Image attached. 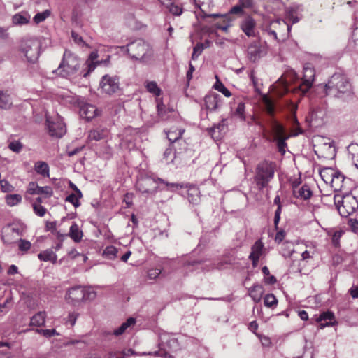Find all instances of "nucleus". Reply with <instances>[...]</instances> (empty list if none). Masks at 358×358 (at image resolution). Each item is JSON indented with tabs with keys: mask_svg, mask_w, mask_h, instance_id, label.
I'll return each instance as SVG.
<instances>
[{
	"mask_svg": "<svg viewBox=\"0 0 358 358\" xmlns=\"http://www.w3.org/2000/svg\"><path fill=\"white\" fill-rule=\"evenodd\" d=\"M325 93L327 96L336 98L350 96L352 94L351 84L342 74L334 73L325 85Z\"/></svg>",
	"mask_w": 358,
	"mask_h": 358,
	"instance_id": "1",
	"label": "nucleus"
},
{
	"mask_svg": "<svg viewBox=\"0 0 358 358\" xmlns=\"http://www.w3.org/2000/svg\"><path fill=\"white\" fill-rule=\"evenodd\" d=\"M80 62V58L76 55L70 50H65L58 68L54 70L53 73L61 78H69L79 71Z\"/></svg>",
	"mask_w": 358,
	"mask_h": 358,
	"instance_id": "2",
	"label": "nucleus"
},
{
	"mask_svg": "<svg viewBox=\"0 0 358 358\" xmlns=\"http://www.w3.org/2000/svg\"><path fill=\"white\" fill-rule=\"evenodd\" d=\"M275 167L274 162L267 160L262 161L257 165L254 180L259 190L266 187L273 178Z\"/></svg>",
	"mask_w": 358,
	"mask_h": 358,
	"instance_id": "3",
	"label": "nucleus"
},
{
	"mask_svg": "<svg viewBox=\"0 0 358 358\" xmlns=\"http://www.w3.org/2000/svg\"><path fill=\"white\" fill-rule=\"evenodd\" d=\"M292 27L285 20H276L266 25L264 31L277 41H284L289 37Z\"/></svg>",
	"mask_w": 358,
	"mask_h": 358,
	"instance_id": "4",
	"label": "nucleus"
},
{
	"mask_svg": "<svg viewBox=\"0 0 358 358\" xmlns=\"http://www.w3.org/2000/svg\"><path fill=\"white\" fill-rule=\"evenodd\" d=\"M126 50L132 59L145 61L152 55V49L149 44L142 39L128 43Z\"/></svg>",
	"mask_w": 358,
	"mask_h": 358,
	"instance_id": "5",
	"label": "nucleus"
},
{
	"mask_svg": "<svg viewBox=\"0 0 358 358\" xmlns=\"http://www.w3.org/2000/svg\"><path fill=\"white\" fill-rule=\"evenodd\" d=\"M159 350L153 352H143V355H153L155 357L171 358L169 351L175 350L178 346L177 339L168 334L162 335L159 337Z\"/></svg>",
	"mask_w": 358,
	"mask_h": 358,
	"instance_id": "6",
	"label": "nucleus"
},
{
	"mask_svg": "<svg viewBox=\"0 0 358 358\" xmlns=\"http://www.w3.org/2000/svg\"><path fill=\"white\" fill-rule=\"evenodd\" d=\"M336 208L342 217H348L358 209V201L356 197L351 195H345L334 198Z\"/></svg>",
	"mask_w": 358,
	"mask_h": 358,
	"instance_id": "7",
	"label": "nucleus"
},
{
	"mask_svg": "<svg viewBox=\"0 0 358 358\" xmlns=\"http://www.w3.org/2000/svg\"><path fill=\"white\" fill-rule=\"evenodd\" d=\"M40 41L36 38H30L22 41L20 50L29 62H36L39 57Z\"/></svg>",
	"mask_w": 358,
	"mask_h": 358,
	"instance_id": "8",
	"label": "nucleus"
},
{
	"mask_svg": "<svg viewBox=\"0 0 358 358\" xmlns=\"http://www.w3.org/2000/svg\"><path fill=\"white\" fill-rule=\"evenodd\" d=\"M160 182H164V180L160 178L143 176L137 180L136 187L143 194L153 195L157 192V185Z\"/></svg>",
	"mask_w": 358,
	"mask_h": 358,
	"instance_id": "9",
	"label": "nucleus"
},
{
	"mask_svg": "<svg viewBox=\"0 0 358 358\" xmlns=\"http://www.w3.org/2000/svg\"><path fill=\"white\" fill-rule=\"evenodd\" d=\"M46 125L52 136L61 138L66 134V125L62 117L58 115L55 117L46 115Z\"/></svg>",
	"mask_w": 358,
	"mask_h": 358,
	"instance_id": "10",
	"label": "nucleus"
},
{
	"mask_svg": "<svg viewBox=\"0 0 358 358\" xmlns=\"http://www.w3.org/2000/svg\"><path fill=\"white\" fill-rule=\"evenodd\" d=\"M315 76L314 68L310 64H306L303 67L302 83L295 89V91L299 90L302 94H306L312 87L315 80Z\"/></svg>",
	"mask_w": 358,
	"mask_h": 358,
	"instance_id": "11",
	"label": "nucleus"
},
{
	"mask_svg": "<svg viewBox=\"0 0 358 358\" xmlns=\"http://www.w3.org/2000/svg\"><path fill=\"white\" fill-rule=\"evenodd\" d=\"M119 80L116 76L104 75L100 82V87L107 94L115 93L119 90Z\"/></svg>",
	"mask_w": 358,
	"mask_h": 358,
	"instance_id": "12",
	"label": "nucleus"
},
{
	"mask_svg": "<svg viewBox=\"0 0 358 358\" xmlns=\"http://www.w3.org/2000/svg\"><path fill=\"white\" fill-rule=\"evenodd\" d=\"M84 298L83 287L81 286H76L69 289L65 296L67 303L73 306H77L83 302Z\"/></svg>",
	"mask_w": 358,
	"mask_h": 358,
	"instance_id": "13",
	"label": "nucleus"
},
{
	"mask_svg": "<svg viewBox=\"0 0 358 358\" xmlns=\"http://www.w3.org/2000/svg\"><path fill=\"white\" fill-rule=\"evenodd\" d=\"M270 127H271L272 134L274 136V140L286 137V136H289L288 134H287L285 127L275 119L271 120ZM302 133H303L302 129L300 128H298L296 129V132L294 134H293L292 136H297Z\"/></svg>",
	"mask_w": 358,
	"mask_h": 358,
	"instance_id": "14",
	"label": "nucleus"
},
{
	"mask_svg": "<svg viewBox=\"0 0 358 358\" xmlns=\"http://www.w3.org/2000/svg\"><path fill=\"white\" fill-rule=\"evenodd\" d=\"M264 54L259 42L254 41L248 46L247 57L252 62H257Z\"/></svg>",
	"mask_w": 358,
	"mask_h": 358,
	"instance_id": "15",
	"label": "nucleus"
},
{
	"mask_svg": "<svg viewBox=\"0 0 358 358\" xmlns=\"http://www.w3.org/2000/svg\"><path fill=\"white\" fill-rule=\"evenodd\" d=\"M27 192L31 195H45L46 197H50L53 194L52 189L50 187H40L35 182L29 183Z\"/></svg>",
	"mask_w": 358,
	"mask_h": 358,
	"instance_id": "16",
	"label": "nucleus"
},
{
	"mask_svg": "<svg viewBox=\"0 0 358 358\" xmlns=\"http://www.w3.org/2000/svg\"><path fill=\"white\" fill-rule=\"evenodd\" d=\"M98 57L99 54L97 51H93L90 54L88 59L85 62L87 70H83L80 72V74L83 77L86 78L87 76H88L90 74V73H92L98 65L102 64L103 61L96 60Z\"/></svg>",
	"mask_w": 358,
	"mask_h": 358,
	"instance_id": "17",
	"label": "nucleus"
},
{
	"mask_svg": "<svg viewBox=\"0 0 358 358\" xmlns=\"http://www.w3.org/2000/svg\"><path fill=\"white\" fill-rule=\"evenodd\" d=\"M255 20L249 15L245 17L240 24L241 30L248 37H253L255 36Z\"/></svg>",
	"mask_w": 358,
	"mask_h": 358,
	"instance_id": "18",
	"label": "nucleus"
},
{
	"mask_svg": "<svg viewBox=\"0 0 358 358\" xmlns=\"http://www.w3.org/2000/svg\"><path fill=\"white\" fill-rule=\"evenodd\" d=\"M293 195L296 199L308 200L312 196L313 192L309 185L304 184L302 186H293Z\"/></svg>",
	"mask_w": 358,
	"mask_h": 358,
	"instance_id": "19",
	"label": "nucleus"
},
{
	"mask_svg": "<svg viewBox=\"0 0 358 358\" xmlns=\"http://www.w3.org/2000/svg\"><path fill=\"white\" fill-rule=\"evenodd\" d=\"M221 97L219 94L213 93L207 94L204 98L206 109L210 112L215 111L219 108Z\"/></svg>",
	"mask_w": 358,
	"mask_h": 358,
	"instance_id": "20",
	"label": "nucleus"
},
{
	"mask_svg": "<svg viewBox=\"0 0 358 358\" xmlns=\"http://www.w3.org/2000/svg\"><path fill=\"white\" fill-rule=\"evenodd\" d=\"M316 321L320 323V329H322L335 324V316L333 312H323L316 318Z\"/></svg>",
	"mask_w": 358,
	"mask_h": 358,
	"instance_id": "21",
	"label": "nucleus"
},
{
	"mask_svg": "<svg viewBox=\"0 0 358 358\" xmlns=\"http://www.w3.org/2000/svg\"><path fill=\"white\" fill-rule=\"evenodd\" d=\"M80 115L83 118L89 121L97 115V109L94 105L85 103L80 106Z\"/></svg>",
	"mask_w": 358,
	"mask_h": 358,
	"instance_id": "22",
	"label": "nucleus"
},
{
	"mask_svg": "<svg viewBox=\"0 0 358 358\" xmlns=\"http://www.w3.org/2000/svg\"><path fill=\"white\" fill-rule=\"evenodd\" d=\"M345 180V176L340 171H337L336 174L331 179V181L329 184L331 185V187L334 189V191L338 192L341 191L343 187V182Z\"/></svg>",
	"mask_w": 358,
	"mask_h": 358,
	"instance_id": "23",
	"label": "nucleus"
},
{
	"mask_svg": "<svg viewBox=\"0 0 358 358\" xmlns=\"http://www.w3.org/2000/svg\"><path fill=\"white\" fill-rule=\"evenodd\" d=\"M185 187L188 188L187 189V199L190 203L196 205L199 202V189L194 185L188 187L185 185Z\"/></svg>",
	"mask_w": 358,
	"mask_h": 358,
	"instance_id": "24",
	"label": "nucleus"
},
{
	"mask_svg": "<svg viewBox=\"0 0 358 358\" xmlns=\"http://www.w3.org/2000/svg\"><path fill=\"white\" fill-rule=\"evenodd\" d=\"M263 292V287L259 284H254L252 287L248 289V295L256 303L261 300Z\"/></svg>",
	"mask_w": 358,
	"mask_h": 358,
	"instance_id": "25",
	"label": "nucleus"
},
{
	"mask_svg": "<svg viewBox=\"0 0 358 358\" xmlns=\"http://www.w3.org/2000/svg\"><path fill=\"white\" fill-rule=\"evenodd\" d=\"M185 132V129L182 128H175L172 127L168 131H166L167 138L171 142V143H173L174 142L180 140L182 138V134Z\"/></svg>",
	"mask_w": 358,
	"mask_h": 358,
	"instance_id": "26",
	"label": "nucleus"
},
{
	"mask_svg": "<svg viewBox=\"0 0 358 358\" xmlns=\"http://www.w3.org/2000/svg\"><path fill=\"white\" fill-rule=\"evenodd\" d=\"M38 257L41 261H50L53 264L56 263L57 259V255L55 252L52 251V249H47L41 252L39 254H38Z\"/></svg>",
	"mask_w": 358,
	"mask_h": 358,
	"instance_id": "27",
	"label": "nucleus"
},
{
	"mask_svg": "<svg viewBox=\"0 0 358 358\" xmlns=\"http://www.w3.org/2000/svg\"><path fill=\"white\" fill-rule=\"evenodd\" d=\"M30 18L27 13H18L13 16L12 22L15 25H24L29 22Z\"/></svg>",
	"mask_w": 358,
	"mask_h": 358,
	"instance_id": "28",
	"label": "nucleus"
},
{
	"mask_svg": "<svg viewBox=\"0 0 358 358\" xmlns=\"http://www.w3.org/2000/svg\"><path fill=\"white\" fill-rule=\"evenodd\" d=\"M69 236L76 243H79L82 240L83 236V231L76 222H73L71 226Z\"/></svg>",
	"mask_w": 358,
	"mask_h": 358,
	"instance_id": "29",
	"label": "nucleus"
},
{
	"mask_svg": "<svg viewBox=\"0 0 358 358\" xmlns=\"http://www.w3.org/2000/svg\"><path fill=\"white\" fill-rule=\"evenodd\" d=\"M136 324V319L134 317L128 318L126 322H123L120 327L117 329H115L113 331V334L115 336H120L127 331L128 328L134 326Z\"/></svg>",
	"mask_w": 358,
	"mask_h": 358,
	"instance_id": "30",
	"label": "nucleus"
},
{
	"mask_svg": "<svg viewBox=\"0 0 358 358\" xmlns=\"http://www.w3.org/2000/svg\"><path fill=\"white\" fill-rule=\"evenodd\" d=\"M264 250V243L261 240H257L251 247L250 257H259L262 256Z\"/></svg>",
	"mask_w": 358,
	"mask_h": 358,
	"instance_id": "31",
	"label": "nucleus"
},
{
	"mask_svg": "<svg viewBox=\"0 0 358 358\" xmlns=\"http://www.w3.org/2000/svg\"><path fill=\"white\" fill-rule=\"evenodd\" d=\"M34 170L36 172L43 177H49V166L45 162L38 161L34 164Z\"/></svg>",
	"mask_w": 358,
	"mask_h": 358,
	"instance_id": "32",
	"label": "nucleus"
},
{
	"mask_svg": "<svg viewBox=\"0 0 358 358\" xmlns=\"http://www.w3.org/2000/svg\"><path fill=\"white\" fill-rule=\"evenodd\" d=\"M46 313L41 311L35 314L31 318L30 324L36 327L43 326L45 322Z\"/></svg>",
	"mask_w": 358,
	"mask_h": 358,
	"instance_id": "33",
	"label": "nucleus"
},
{
	"mask_svg": "<svg viewBox=\"0 0 358 358\" xmlns=\"http://www.w3.org/2000/svg\"><path fill=\"white\" fill-rule=\"evenodd\" d=\"M336 171V170L332 168L324 167L320 171V175L324 182L329 184Z\"/></svg>",
	"mask_w": 358,
	"mask_h": 358,
	"instance_id": "34",
	"label": "nucleus"
},
{
	"mask_svg": "<svg viewBox=\"0 0 358 358\" xmlns=\"http://www.w3.org/2000/svg\"><path fill=\"white\" fill-rule=\"evenodd\" d=\"M263 103L264 105V109L266 113L271 117V119H274L275 115V103L273 101L269 99L267 96H264L263 98Z\"/></svg>",
	"mask_w": 358,
	"mask_h": 358,
	"instance_id": "35",
	"label": "nucleus"
},
{
	"mask_svg": "<svg viewBox=\"0 0 358 358\" xmlns=\"http://www.w3.org/2000/svg\"><path fill=\"white\" fill-rule=\"evenodd\" d=\"M169 11L175 16H180L182 15L183 8L180 4L174 2H170L166 5Z\"/></svg>",
	"mask_w": 358,
	"mask_h": 358,
	"instance_id": "36",
	"label": "nucleus"
},
{
	"mask_svg": "<svg viewBox=\"0 0 358 358\" xmlns=\"http://www.w3.org/2000/svg\"><path fill=\"white\" fill-rule=\"evenodd\" d=\"M22 196L19 194H8L5 197L6 203L9 206H14L21 203Z\"/></svg>",
	"mask_w": 358,
	"mask_h": 358,
	"instance_id": "37",
	"label": "nucleus"
},
{
	"mask_svg": "<svg viewBox=\"0 0 358 358\" xmlns=\"http://www.w3.org/2000/svg\"><path fill=\"white\" fill-rule=\"evenodd\" d=\"M145 87L148 92L153 94L156 96H159L161 94L162 90L158 87L157 83L155 81H148L145 84Z\"/></svg>",
	"mask_w": 358,
	"mask_h": 358,
	"instance_id": "38",
	"label": "nucleus"
},
{
	"mask_svg": "<svg viewBox=\"0 0 358 358\" xmlns=\"http://www.w3.org/2000/svg\"><path fill=\"white\" fill-rule=\"evenodd\" d=\"M12 105L10 96L2 91H0V108L8 109Z\"/></svg>",
	"mask_w": 358,
	"mask_h": 358,
	"instance_id": "39",
	"label": "nucleus"
},
{
	"mask_svg": "<svg viewBox=\"0 0 358 358\" xmlns=\"http://www.w3.org/2000/svg\"><path fill=\"white\" fill-rule=\"evenodd\" d=\"M118 250L113 245L107 246L103 252V255L108 259H114L117 257Z\"/></svg>",
	"mask_w": 358,
	"mask_h": 358,
	"instance_id": "40",
	"label": "nucleus"
},
{
	"mask_svg": "<svg viewBox=\"0 0 358 358\" xmlns=\"http://www.w3.org/2000/svg\"><path fill=\"white\" fill-rule=\"evenodd\" d=\"M264 306L268 308H273L278 304V300L273 294H268L264 299Z\"/></svg>",
	"mask_w": 358,
	"mask_h": 358,
	"instance_id": "41",
	"label": "nucleus"
},
{
	"mask_svg": "<svg viewBox=\"0 0 358 358\" xmlns=\"http://www.w3.org/2000/svg\"><path fill=\"white\" fill-rule=\"evenodd\" d=\"M291 136H286V137L278 138L276 140H274L276 142V145L278 148V151L281 153V155H285L286 152V148H287V143L286 141Z\"/></svg>",
	"mask_w": 358,
	"mask_h": 358,
	"instance_id": "42",
	"label": "nucleus"
},
{
	"mask_svg": "<svg viewBox=\"0 0 358 358\" xmlns=\"http://www.w3.org/2000/svg\"><path fill=\"white\" fill-rule=\"evenodd\" d=\"M51 14V12L50 10H45L44 11L41 13H38L35 15L34 17V22L36 24H39L42 22H43L46 18H48Z\"/></svg>",
	"mask_w": 358,
	"mask_h": 358,
	"instance_id": "43",
	"label": "nucleus"
},
{
	"mask_svg": "<svg viewBox=\"0 0 358 358\" xmlns=\"http://www.w3.org/2000/svg\"><path fill=\"white\" fill-rule=\"evenodd\" d=\"M104 138V134L103 131L100 130H92L89 132L88 139L90 141H100Z\"/></svg>",
	"mask_w": 358,
	"mask_h": 358,
	"instance_id": "44",
	"label": "nucleus"
},
{
	"mask_svg": "<svg viewBox=\"0 0 358 358\" xmlns=\"http://www.w3.org/2000/svg\"><path fill=\"white\" fill-rule=\"evenodd\" d=\"M80 198H82V196H79V195L77 193H71L68 196H66L65 201L66 202L72 203L74 206V207L77 208L80 205V203L79 201V199Z\"/></svg>",
	"mask_w": 358,
	"mask_h": 358,
	"instance_id": "45",
	"label": "nucleus"
},
{
	"mask_svg": "<svg viewBox=\"0 0 358 358\" xmlns=\"http://www.w3.org/2000/svg\"><path fill=\"white\" fill-rule=\"evenodd\" d=\"M17 245L19 250L26 252L31 248V243L26 239L20 238L17 242Z\"/></svg>",
	"mask_w": 358,
	"mask_h": 358,
	"instance_id": "46",
	"label": "nucleus"
},
{
	"mask_svg": "<svg viewBox=\"0 0 358 358\" xmlns=\"http://www.w3.org/2000/svg\"><path fill=\"white\" fill-rule=\"evenodd\" d=\"M22 143L17 140L12 141L8 144V148L16 153H19L22 150Z\"/></svg>",
	"mask_w": 358,
	"mask_h": 358,
	"instance_id": "47",
	"label": "nucleus"
},
{
	"mask_svg": "<svg viewBox=\"0 0 358 358\" xmlns=\"http://www.w3.org/2000/svg\"><path fill=\"white\" fill-rule=\"evenodd\" d=\"M215 90L222 93L226 97L231 96L230 91L223 85L222 83L217 81L214 85Z\"/></svg>",
	"mask_w": 358,
	"mask_h": 358,
	"instance_id": "48",
	"label": "nucleus"
},
{
	"mask_svg": "<svg viewBox=\"0 0 358 358\" xmlns=\"http://www.w3.org/2000/svg\"><path fill=\"white\" fill-rule=\"evenodd\" d=\"M83 294H85V298L83 299V301H92L95 299L96 297V292L92 289H86L83 287Z\"/></svg>",
	"mask_w": 358,
	"mask_h": 358,
	"instance_id": "49",
	"label": "nucleus"
},
{
	"mask_svg": "<svg viewBox=\"0 0 358 358\" xmlns=\"http://www.w3.org/2000/svg\"><path fill=\"white\" fill-rule=\"evenodd\" d=\"M203 45L201 43H197L193 48L192 59H196L203 50Z\"/></svg>",
	"mask_w": 358,
	"mask_h": 358,
	"instance_id": "50",
	"label": "nucleus"
},
{
	"mask_svg": "<svg viewBox=\"0 0 358 358\" xmlns=\"http://www.w3.org/2000/svg\"><path fill=\"white\" fill-rule=\"evenodd\" d=\"M157 114L159 118L162 120H167L166 117V111L165 110V106L162 103H157Z\"/></svg>",
	"mask_w": 358,
	"mask_h": 358,
	"instance_id": "51",
	"label": "nucleus"
},
{
	"mask_svg": "<svg viewBox=\"0 0 358 358\" xmlns=\"http://www.w3.org/2000/svg\"><path fill=\"white\" fill-rule=\"evenodd\" d=\"M36 331L46 338H50L55 335H58V334L54 329H37L36 330Z\"/></svg>",
	"mask_w": 358,
	"mask_h": 358,
	"instance_id": "52",
	"label": "nucleus"
},
{
	"mask_svg": "<svg viewBox=\"0 0 358 358\" xmlns=\"http://www.w3.org/2000/svg\"><path fill=\"white\" fill-rule=\"evenodd\" d=\"M1 189L3 192H10L13 191L14 187L6 180H0Z\"/></svg>",
	"mask_w": 358,
	"mask_h": 358,
	"instance_id": "53",
	"label": "nucleus"
},
{
	"mask_svg": "<svg viewBox=\"0 0 358 358\" xmlns=\"http://www.w3.org/2000/svg\"><path fill=\"white\" fill-rule=\"evenodd\" d=\"M245 103L243 102H240L238 104V106L235 110V115L238 116L241 120H245Z\"/></svg>",
	"mask_w": 358,
	"mask_h": 358,
	"instance_id": "54",
	"label": "nucleus"
},
{
	"mask_svg": "<svg viewBox=\"0 0 358 358\" xmlns=\"http://www.w3.org/2000/svg\"><path fill=\"white\" fill-rule=\"evenodd\" d=\"M33 209L34 213L39 217H43L46 213V209L41 204H33Z\"/></svg>",
	"mask_w": 358,
	"mask_h": 358,
	"instance_id": "55",
	"label": "nucleus"
},
{
	"mask_svg": "<svg viewBox=\"0 0 358 358\" xmlns=\"http://www.w3.org/2000/svg\"><path fill=\"white\" fill-rule=\"evenodd\" d=\"M348 224L350 227L351 231L353 233L358 234V217L350 219Z\"/></svg>",
	"mask_w": 358,
	"mask_h": 358,
	"instance_id": "56",
	"label": "nucleus"
},
{
	"mask_svg": "<svg viewBox=\"0 0 358 358\" xmlns=\"http://www.w3.org/2000/svg\"><path fill=\"white\" fill-rule=\"evenodd\" d=\"M343 234V232L341 230L336 231L334 232L331 237V241L334 245L338 246L339 245L340 238Z\"/></svg>",
	"mask_w": 358,
	"mask_h": 358,
	"instance_id": "57",
	"label": "nucleus"
},
{
	"mask_svg": "<svg viewBox=\"0 0 358 358\" xmlns=\"http://www.w3.org/2000/svg\"><path fill=\"white\" fill-rule=\"evenodd\" d=\"M79 314L75 312L69 313L67 319L66 323L71 324V327H73L76 322L77 318L78 317Z\"/></svg>",
	"mask_w": 358,
	"mask_h": 358,
	"instance_id": "58",
	"label": "nucleus"
},
{
	"mask_svg": "<svg viewBox=\"0 0 358 358\" xmlns=\"http://www.w3.org/2000/svg\"><path fill=\"white\" fill-rule=\"evenodd\" d=\"M162 184H164L169 190L174 191L175 189L178 188H183L185 187L184 184L182 183H170L164 180V182H161Z\"/></svg>",
	"mask_w": 358,
	"mask_h": 358,
	"instance_id": "59",
	"label": "nucleus"
},
{
	"mask_svg": "<svg viewBox=\"0 0 358 358\" xmlns=\"http://www.w3.org/2000/svg\"><path fill=\"white\" fill-rule=\"evenodd\" d=\"M71 36L74 41V42L81 46L85 45V43L83 41V38L77 34L76 31H71Z\"/></svg>",
	"mask_w": 358,
	"mask_h": 358,
	"instance_id": "60",
	"label": "nucleus"
},
{
	"mask_svg": "<svg viewBox=\"0 0 358 358\" xmlns=\"http://www.w3.org/2000/svg\"><path fill=\"white\" fill-rule=\"evenodd\" d=\"M161 272H162V271L159 268L150 269L148 271V277L149 279L155 280L159 275Z\"/></svg>",
	"mask_w": 358,
	"mask_h": 358,
	"instance_id": "61",
	"label": "nucleus"
},
{
	"mask_svg": "<svg viewBox=\"0 0 358 358\" xmlns=\"http://www.w3.org/2000/svg\"><path fill=\"white\" fill-rule=\"evenodd\" d=\"M282 212V207L279 206V207L277 208L275 212V217H274V226L275 229L277 230L278 229V224L280 220V214Z\"/></svg>",
	"mask_w": 358,
	"mask_h": 358,
	"instance_id": "62",
	"label": "nucleus"
},
{
	"mask_svg": "<svg viewBox=\"0 0 358 358\" xmlns=\"http://www.w3.org/2000/svg\"><path fill=\"white\" fill-rule=\"evenodd\" d=\"M245 8L241 3L239 2L237 5L233 6L230 10L231 14H241L243 13V9Z\"/></svg>",
	"mask_w": 358,
	"mask_h": 358,
	"instance_id": "63",
	"label": "nucleus"
},
{
	"mask_svg": "<svg viewBox=\"0 0 358 358\" xmlns=\"http://www.w3.org/2000/svg\"><path fill=\"white\" fill-rule=\"evenodd\" d=\"M285 235H286L285 231L282 229H280L275 234V241L278 243H281L283 241V239L285 238Z\"/></svg>",
	"mask_w": 358,
	"mask_h": 358,
	"instance_id": "64",
	"label": "nucleus"
}]
</instances>
